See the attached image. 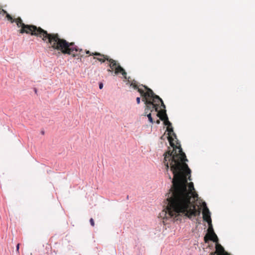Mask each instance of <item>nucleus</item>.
Returning a JSON list of instances; mask_svg holds the SVG:
<instances>
[{"instance_id": "f257e3e1", "label": "nucleus", "mask_w": 255, "mask_h": 255, "mask_svg": "<svg viewBox=\"0 0 255 255\" xmlns=\"http://www.w3.org/2000/svg\"><path fill=\"white\" fill-rule=\"evenodd\" d=\"M173 129L166 128L165 131L173 150L164 154L166 169L168 171L170 165L173 174L172 186L166 194L168 204L159 215L163 219L172 218L176 221L181 220V217L191 219L201 213V209H196L195 204L198 194L194 191L192 182L187 186V179L191 180V170L185 163L188 160Z\"/></svg>"}, {"instance_id": "f03ea898", "label": "nucleus", "mask_w": 255, "mask_h": 255, "mask_svg": "<svg viewBox=\"0 0 255 255\" xmlns=\"http://www.w3.org/2000/svg\"><path fill=\"white\" fill-rule=\"evenodd\" d=\"M6 18L11 23L15 22L18 27H21L19 30L20 33L29 34L38 37L44 42L49 43L50 47L54 50L60 51L64 54L72 55L73 57L79 58L84 56L82 49L75 45L74 42L70 43L64 39L60 38L57 33H48L40 27L25 24L20 17L13 18L10 14H7Z\"/></svg>"}, {"instance_id": "7ed1b4c3", "label": "nucleus", "mask_w": 255, "mask_h": 255, "mask_svg": "<svg viewBox=\"0 0 255 255\" xmlns=\"http://www.w3.org/2000/svg\"><path fill=\"white\" fill-rule=\"evenodd\" d=\"M131 86L134 89H137L138 92L142 97V101L144 102L146 105L145 112L147 110L152 108V112H155L159 109V103H161V106L165 108V105L162 100L157 95H156L153 91L146 86L141 85L144 88V89L140 88L135 81H133L131 83Z\"/></svg>"}, {"instance_id": "20e7f679", "label": "nucleus", "mask_w": 255, "mask_h": 255, "mask_svg": "<svg viewBox=\"0 0 255 255\" xmlns=\"http://www.w3.org/2000/svg\"><path fill=\"white\" fill-rule=\"evenodd\" d=\"M152 110L153 109L151 108L146 111L147 112V113L145 112V115H147L148 121L150 123H156L158 124L160 123V120L163 122L166 128H172L171 127L172 124L169 121L166 113L165 107L163 108V107L161 106V103H159V109L157 111L155 112L154 111L152 112Z\"/></svg>"}, {"instance_id": "39448f33", "label": "nucleus", "mask_w": 255, "mask_h": 255, "mask_svg": "<svg viewBox=\"0 0 255 255\" xmlns=\"http://www.w3.org/2000/svg\"><path fill=\"white\" fill-rule=\"evenodd\" d=\"M204 240L206 243H207L209 240L216 243L215 246L216 251L214 252L216 255H230L229 253L225 251L222 246L218 243V238L212 227H209L208 233L204 237Z\"/></svg>"}, {"instance_id": "423d86ee", "label": "nucleus", "mask_w": 255, "mask_h": 255, "mask_svg": "<svg viewBox=\"0 0 255 255\" xmlns=\"http://www.w3.org/2000/svg\"><path fill=\"white\" fill-rule=\"evenodd\" d=\"M109 66L111 70L109 69L108 71L112 72L114 70L115 74L117 75L121 73L125 79L127 78V72L116 60L114 59L110 60Z\"/></svg>"}, {"instance_id": "0eeeda50", "label": "nucleus", "mask_w": 255, "mask_h": 255, "mask_svg": "<svg viewBox=\"0 0 255 255\" xmlns=\"http://www.w3.org/2000/svg\"><path fill=\"white\" fill-rule=\"evenodd\" d=\"M91 55L95 56L94 57V59H96L101 63L105 62L106 60L110 62V60H112L107 55H104L99 52H94Z\"/></svg>"}, {"instance_id": "6e6552de", "label": "nucleus", "mask_w": 255, "mask_h": 255, "mask_svg": "<svg viewBox=\"0 0 255 255\" xmlns=\"http://www.w3.org/2000/svg\"><path fill=\"white\" fill-rule=\"evenodd\" d=\"M202 213L203 220L206 221L210 226H211L212 221L210 217V213L209 209L206 205L203 209Z\"/></svg>"}, {"instance_id": "1a4fd4ad", "label": "nucleus", "mask_w": 255, "mask_h": 255, "mask_svg": "<svg viewBox=\"0 0 255 255\" xmlns=\"http://www.w3.org/2000/svg\"><path fill=\"white\" fill-rule=\"evenodd\" d=\"M7 14H8V13L6 12V11L4 10L3 9H1V10L0 11V14H1L2 15L5 14L6 18V15Z\"/></svg>"}, {"instance_id": "9d476101", "label": "nucleus", "mask_w": 255, "mask_h": 255, "mask_svg": "<svg viewBox=\"0 0 255 255\" xmlns=\"http://www.w3.org/2000/svg\"><path fill=\"white\" fill-rule=\"evenodd\" d=\"M91 225L93 227L95 225L94 221L93 218H91L90 220Z\"/></svg>"}, {"instance_id": "9b49d317", "label": "nucleus", "mask_w": 255, "mask_h": 255, "mask_svg": "<svg viewBox=\"0 0 255 255\" xmlns=\"http://www.w3.org/2000/svg\"><path fill=\"white\" fill-rule=\"evenodd\" d=\"M19 246H20V244H17V246H16V252L19 254Z\"/></svg>"}, {"instance_id": "f8f14e48", "label": "nucleus", "mask_w": 255, "mask_h": 255, "mask_svg": "<svg viewBox=\"0 0 255 255\" xmlns=\"http://www.w3.org/2000/svg\"><path fill=\"white\" fill-rule=\"evenodd\" d=\"M136 100L137 103L138 104H139L140 103V98L139 97H137L136 98Z\"/></svg>"}, {"instance_id": "ddd939ff", "label": "nucleus", "mask_w": 255, "mask_h": 255, "mask_svg": "<svg viewBox=\"0 0 255 255\" xmlns=\"http://www.w3.org/2000/svg\"><path fill=\"white\" fill-rule=\"evenodd\" d=\"M103 84L102 83H101L99 84V88H100V89H102L103 88Z\"/></svg>"}, {"instance_id": "4468645a", "label": "nucleus", "mask_w": 255, "mask_h": 255, "mask_svg": "<svg viewBox=\"0 0 255 255\" xmlns=\"http://www.w3.org/2000/svg\"><path fill=\"white\" fill-rule=\"evenodd\" d=\"M85 52L86 54H89L90 55H91V54H92V53H91L89 50H86Z\"/></svg>"}, {"instance_id": "2eb2a0df", "label": "nucleus", "mask_w": 255, "mask_h": 255, "mask_svg": "<svg viewBox=\"0 0 255 255\" xmlns=\"http://www.w3.org/2000/svg\"><path fill=\"white\" fill-rule=\"evenodd\" d=\"M40 132L42 135L44 134V131L43 130H41Z\"/></svg>"}]
</instances>
